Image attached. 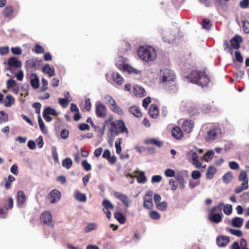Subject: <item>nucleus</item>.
Listing matches in <instances>:
<instances>
[{
    "label": "nucleus",
    "instance_id": "58836bf2",
    "mask_svg": "<svg viewBox=\"0 0 249 249\" xmlns=\"http://www.w3.org/2000/svg\"><path fill=\"white\" fill-rule=\"evenodd\" d=\"M72 165V161L70 158H67L62 161V166L68 169H70Z\"/></svg>",
    "mask_w": 249,
    "mask_h": 249
},
{
    "label": "nucleus",
    "instance_id": "72a5a7b5",
    "mask_svg": "<svg viewBox=\"0 0 249 249\" xmlns=\"http://www.w3.org/2000/svg\"><path fill=\"white\" fill-rule=\"evenodd\" d=\"M15 102V99L12 96L8 95L6 96L4 101V106L6 107H10Z\"/></svg>",
    "mask_w": 249,
    "mask_h": 249
},
{
    "label": "nucleus",
    "instance_id": "864d4df0",
    "mask_svg": "<svg viewBox=\"0 0 249 249\" xmlns=\"http://www.w3.org/2000/svg\"><path fill=\"white\" fill-rule=\"evenodd\" d=\"M150 217L154 220H158L160 218V214L156 211H152L149 213Z\"/></svg>",
    "mask_w": 249,
    "mask_h": 249
},
{
    "label": "nucleus",
    "instance_id": "473e14b6",
    "mask_svg": "<svg viewBox=\"0 0 249 249\" xmlns=\"http://www.w3.org/2000/svg\"><path fill=\"white\" fill-rule=\"evenodd\" d=\"M145 143L146 144L155 145L158 147H160L163 145V143L162 142L157 141L155 139H149L145 140Z\"/></svg>",
    "mask_w": 249,
    "mask_h": 249
},
{
    "label": "nucleus",
    "instance_id": "4d7b16f0",
    "mask_svg": "<svg viewBox=\"0 0 249 249\" xmlns=\"http://www.w3.org/2000/svg\"><path fill=\"white\" fill-rule=\"evenodd\" d=\"M121 50L122 52H126L130 49V46L129 44L127 42L124 41L121 43Z\"/></svg>",
    "mask_w": 249,
    "mask_h": 249
},
{
    "label": "nucleus",
    "instance_id": "423d86ee",
    "mask_svg": "<svg viewBox=\"0 0 249 249\" xmlns=\"http://www.w3.org/2000/svg\"><path fill=\"white\" fill-rule=\"evenodd\" d=\"M106 99L107 100V104L112 111L120 115L123 114L122 109L117 106L115 100L111 96H107Z\"/></svg>",
    "mask_w": 249,
    "mask_h": 249
},
{
    "label": "nucleus",
    "instance_id": "f257e3e1",
    "mask_svg": "<svg viewBox=\"0 0 249 249\" xmlns=\"http://www.w3.org/2000/svg\"><path fill=\"white\" fill-rule=\"evenodd\" d=\"M112 119V117L110 116L105 121V124H108V137L113 139L115 136L122 133H124L127 136L129 130L124 122L122 120H116L113 121Z\"/></svg>",
    "mask_w": 249,
    "mask_h": 249
},
{
    "label": "nucleus",
    "instance_id": "f3484780",
    "mask_svg": "<svg viewBox=\"0 0 249 249\" xmlns=\"http://www.w3.org/2000/svg\"><path fill=\"white\" fill-rule=\"evenodd\" d=\"M149 116L152 118H157L159 115V111L158 106L154 104L150 105L149 111Z\"/></svg>",
    "mask_w": 249,
    "mask_h": 249
},
{
    "label": "nucleus",
    "instance_id": "338daca9",
    "mask_svg": "<svg viewBox=\"0 0 249 249\" xmlns=\"http://www.w3.org/2000/svg\"><path fill=\"white\" fill-rule=\"evenodd\" d=\"M239 6L241 8L245 9L249 6V0H243L239 3Z\"/></svg>",
    "mask_w": 249,
    "mask_h": 249
},
{
    "label": "nucleus",
    "instance_id": "7ed1b4c3",
    "mask_svg": "<svg viewBox=\"0 0 249 249\" xmlns=\"http://www.w3.org/2000/svg\"><path fill=\"white\" fill-rule=\"evenodd\" d=\"M140 58L146 62L152 61L156 57V53L154 48L150 46H141L138 51Z\"/></svg>",
    "mask_w": 249,
    "mask_h": 249
},
{
    "label": "nucleus",
    "instance_id": "f03ea898",
    "mask_svg": "<svg viewBox=\"0 0 249 249\" xmlns=\"http://www.w3.org/2000/svg\"><path fill=\"white\" fill-rule=\"evenodd\" d=\"M189 81L202 87L207 86L210 79L206 73L203 71H192L191 73L185 77Z\"/></svg>",
    "mask_w": 249,
    "mask_h": 249
},
{
    "label": "nucleus",
    "instance_id": "dca6fc26",
    "mask_svg": "<svg viewBox=\"0 0 249 249\" xmlns=\"http://www.w3.org/2000/svg\"><path fill=\"white\" fill-rule=\"evenodd\" d=\"M229 237L225 235L219 236L216 239L217 245L220 247H223L226 246L229 243Z\"/></svg>",
    "mask_w": 249,
    "mask_h": 249
},
{
    "label": "nucleus",
    "instance_id": "bb28decb",
    "mask_svg": "<svg viewBox=\"0 0 249 249\" xmlns=\"http://www.w3.org/2000/svg\"><path fill=\"white\" fill-rule=\"evenodd\" d=\"M17 198L18 204L22 205L25 202L26 197L23 191H18L17 193Z\"/></svg>",
    "mask_w": 249,
    "mask_h": 249
},
{
    "label": "nucleus",
    "instance_id": "ea45409f",
    "mask_svg": "<svg viewBox=\"0 0 249 249\" xmlns=\"http://www.w3.org/2000/svg\"><path fill=\"white\" fill-rule=\"evenodd\" d=\"M137 180L139 183H144L147 179L143 172H140L138 176H136Z\"/></svg>",
    "mask_w": 249,
    "mask_h": 249
},
{
    "label": "nucleus",
    "instance_id": "8fccbe9b",
    "mask_svg": "<svg viewBox=\"0 0 249 249\" xmlns=\"http://www.w3.org/2000/svg\"><path fill=\"white\" fill-rule=\"evenodd\" d=\"M8 121V116L3 111H0V124H2Z\"/></svg>",
    "mask_w": 249,
    "mask_h": 249
},
{
    "label": "nucleus",
    "instance_id": "a19ab883",
    "mask_svg": "<svg viewBox=\"0 0 249 249\" xmlns=\"http://www.w3.org/2000/svg\"><path fill=\"white\" fill-rule=\"evenodd\" d=\"M233 178V175L231 172H228L223 176V180L225 183H229Z\"/></svg>",
    "mask_w": 249,
    "mask_h": 249
},
{
    "label": "nucleus",
    "instance_id": "052dcab7",
    "mask_svg": "<svg viewBox=\"0 0 249 249\" xmlns=\"http://www.w3.org/2000/svg\"><path fill=\"white\" fill-rule=\"evenodd\" d=\"M81 164L83 168H84L85 170L86 171H89L91 170V166L89 163H88L87 160H83Z\"/></svg>",
    "mask_w": 249,
    "mask_h": 249
},
{
    "label": "nucleus",
    "instance_id": "c9c22d12",
    "mask_svg": "<svg viewBox=\"0 0 249 249\" xmlns=\"http://www.w3.org/2000/svg\"><path fill=\"white\" fill-rule=\"evenodd\" d=\"M249 187V184H247V182H243L241 185L236 187L235 189L234 192L236 194H239L242 192L244 190H246Z\"/></svg>",
    "mask_w": 249,
    "mask_h": 249
},
{
    "label": "nucleus",
    "instance_id": "c85d7f7f",
    "mask_svg": "<svg viewBox=\"0 0 249 249\" xmlns=\"http://www.w3.org/2000/svg\"><path fill=\"white\" fill-rule=\"evenodd\" d=\"M216 172V168L213 166H209L206 172V178L211 179L213 178L214 175Z\"/></svg>",
    "mask_w": 249,
    "mask_h": 249
},
{
    "label": "nucleus",
    "instance_id": "13d9d810",
    "mask_svg": "<svg viewBox=\"0 0 249 249\" xmlns=\"http://www.w3.org/2000/svg\"><path fill=\"white\" fill-rule=\"evenodd\" d=\"M157 208L160 211H165L167 209V203L165 201L159 203L157 205Z\"/></svg>",
    "mask_w": 249,
    "mask_h": 249
},
{
    "label": "nucleus",
    "instance_id": "bf43d9fd",
    "mask_svg": "<svg viewBox=\"0 0 249 249\" xmlns=\"http://www.w3.org/2000/svg\"><path fill=\"white\" fill-rule=\"evenodd\" d=\"M58 102L63 107H66L68 106L69 101L66 98H59Z\"/></svg>",
    "mask_w": 249,
    "mask_h": 249
},
{
    "label": "nucleus",
    "instance_id": "b1692460",
    "mask_svg": "<svg viewBox=\"0 0 249 249\" xmlns=\"http://www.w3.org/2000/svg\"><path fill=\"white\" fill-rule=\"evenodd\" d=\"M30 84L34 89H37L39 87V79L36 73L31 74Z\"/></svg>",
    "mask_w": 249,
    "mask_h": 249
},
{
    "label": "nucleus",
    "instance_id": "cd10ccee",
    "mask_svg": "<svg viewBox=\"0 0 249 249\" xmlns=\"http://www.w3.org/2000/svg\"><path fill=\"white\" fill-rule=\"evenodd\" d=\"M243 223V219L239 217H235L232 219L231 225L234 227H241Z\"/></svg>",
    "mask_w": 249,
    "mask_h": 249
},
{
    "label": "nucleus",
    "instance_id": "09e8293b",
    "mask_svg": "<svg viewBox=\"0 0 249 249\" xmlns=\"http://www.w3.org/2000/svg\"><path fill=\"white\" fill-rule=\"evenodd\" d=\"M118 68L124 71H128L129 72H131L132 69V68L127 64H120L118 66Z\"/></svg>",
    "mask_w": 249,
    "mask_h": 249
},
{
    "label": "nucleus",
    "instance_id": "37998d69",
    "mask_svg": "<svg viewBox=\"0 0 249 249\" xmlns=\"http://www.w3.org/2000/svg\"><path fill=\"white\" fill-rule=\"evenodd\" d=\"M175 178L176 179L177 181L178 182V183L179 184L180 186V188L181 189H183L185 187V181L182 175H177L175 177Z\"/></svg>",
    "mask_w": 249,
    "mask_h": 249
},
{
    "label": "nucleus",
    "instance_id": "f8f14e48",
    "mask_svg": "<svg viewBox=\"0 0 249 249\" xmlns=\"http://www.w3.org/2000/svg\"><path fill=\"white\" fill-rule=\"evenodd\" d=\"M187 155L188 157L192 160V163L196 166V167L197 168H200L201 163L198 160V157L196 152H194L193 150H190L188 153Z\"/></svg>",
    "mask_w": 249,
    "mask_h": 249
},
{
    "label": "nucleus",
    "instance_id": "e433bc0d",
    "mask_svg": "<svg viewBox=\"0 0 249 249\" xmlns=\"http://www.w3.org/2000/svg\"><path fill=\"white\" fill-rule=\"evenodd\" d=\"M13 8L11 6H6L3 10V15L5 17H9L13 14Z\"/></svg>",
    "mask_w": 249,
    "mask_h": 249
},
{
    "label": "nucleus",
    "instance_id": "4c0bfd02",
    "mask_svg": "<svg viewBox=\"0 0 249 249\" xmlns=\"http://www.w3.org/2000/svg\"><path fill=\"white\" fill-rule=\"evenodd\" d=\"M238 179L240 181H243V182H247L248 184L249 179L247 177V174L244 170L241 172L238 176Z\"/></svg>",
    "mask_w": 249,
    "mask_h": 249
},
{
    "label": "nucleus",
    "instance_id": "3c124183",
    "mask_svg": "<svg viewBox=\"0 0 249 249\" xmlns=\"http://www.w3.org/2000/svg\"><path fill=\"white\" fill-rule=\"evenodd\" d=\"M164 175L167 177H176L175 171L170 168L166 169L164 171Z\"/></svg>",
    "mask_w": 249,
    "mask_h": 249
},
{
    "label": "nucleus",
    "instance_id": "2f4dec72",
    "mask_svg": "<svg viewBox=\"0 0 249 249\" xmlns=\"http://www.w3.org/2000/svg\"><path fill=\"white\" fill-rule=\"evenodd\" d=\"M75 199L80 202H85L87 200V197L85 194L81 193V192L77 191L75 193Z\"/></svg>",
    "mask_w": 249,
    "mask_h": 249
},
{
    "label": "nucleus",
    "instance_id": "4468645a",
    "mask_svg": "<svg viewBox=\"0 0 249 249\" xmlns=\"http://www.w3.org/2000/svg\"><path fill=\"white\" fill-rule=\"evenodd\" d=\"M242 42V37L236 35L230 40L231 47L234 49H238L240 47V43Z\"/></svg>",
    "mask_w": 249,
    "mask_h": 249
},
{
    "label": "nucleus",
    "instance_id": "6ab92c4d",
    "mask_svg": "<svg viewBox=\"0 0 249 249\" xmlns=\"http://www.w3.org/2000/svg\"><path fill=\"white\" fill-rule=\"evenodd\" d=\"M172 136L177 140H180L183 136L181 129L178 126L173 127L172 130Z\"/></svg>",
    "mask_w": 249,
    "mask_h": 249
},
{
    "label": "nucleus",
    "instance_id": "f704fd0d",
    "mask_svg": "<svg viewBox=\"0 0 249 249\" xmlns=\"http://www.w3.org/2000/svg\"><path fill=\"white\" fill-rule=\"evenodd\" d=\"M43 113L49 115H52L54 116H56L58 115V113L53 108L51 107H48L45 108L43 112Z\"/></svg>",
    "mask_w": 249,
    "mask_h": 249
},
{
    "label": "nucleus",
    "instance_id": "4be33fe9",
    "mask_svg": "<svg viewBox=\"0 0 249 249\" xmlns=\"http://www.w3.org/2000/svg\"><path fill=\"white\" fill-rule=\"evenodd\" d=\"M129 111L137 118H140L142 115L140 108L136 106L130 107L129 108Z\"/></svg>",
    "mask_w": 249,
    "mask_h": 249
},
{
    "label": "nucleus",
    "instance_id": "ddd939ff",
    "mask_svg": "<svg viewBox=\"0 0 249 249\" xmlns=\"http://www.w3.org/2000/svg\"><path fill=\"white\" fill-rule=\"evenodd\" d=\"M152 193H148L146 194L143 198V206L148 209H151L153 207Z\"/></svg>",
    "mask_w": 249,
    "mask_h": 249
},
{
    "label": "nucleus",
    "instance_id": "5701e85b",
    "mask_svg": "<svg viewBox=\"0 0 249 249\" xmlns=\"http://www.w3.org/2000/svg\"><path fill=\"white\" fill-rule=\"evenodd\" d=\"M112 77L115 84L118 85H122L124 82V78L117 72H113L112 73Z\"/></svg>",
    "mask_w": 249,
    "mask_h": 249
},
{
    "label": "nucleus",
    "instance_id": "774afa93",
    "mask_svg": "<svg viewBox=\"0 0 249 249\" xmlns=\"http://www.w3.org/2000/svg\"><path fill=\"white\" fill-rule=\"evenodd\" d=\"M243 29L246 33H249V21H243Z\"/></svg>",
    "mask_w": 249,
    "mask_h": 249
},
{
    "label": "nucleus",
    "instance_id": "a18cd8bd",
    "mask_svg": "<svg viewBox=\"0 0 249 249\" xmlns=\"http://www.w3.org/2000/svg\"><path fill=\"white\" fill-rule=\"evenodd\" d=\"M6 85L7 89H11L12 88L17 87V83L15 80L10 79L7 80L6 82Z\"/></svg>",
    "mask_w": 249,
    "mask_h": 249
},
{
    "label": "nucleus",
    "instance_id": "a878e982",
    "mask_svg": "<svg viewBox=\"0 0 249 249\" xmlns=\"http://www.w3.org/2000/svg\"><path fill=\"white\" fill-rule=\"evenodd\" d=\"M42 71L43 73L48 74L51 77L55 74L54 68L51 67L49 64H45L42 68Z\"/></svg>",
    "mask_w": 249,
    "mask_h": 249
},
{
    "label": "nucleus",
    "instance_id": "0eeeda50",
    "mask_svg": "<svg viewBox=\"0 0 249 249\" xmlns=\"http://www.w3.org/2000/svg\"><path fill=\"white\" fill-rule=\"evenodd\" d=\"M39 65V62L37 58H32L26 61L25 68L27 71H34L37 70Z\"/></svg>",
    "mask_w": 249,
    "mask_h": 249
},
{
    "label": "nucleus",
    "instance_id": "e2e57ef3",
    "mask_svg": "<svg viewBox=\"0 0 249 249\" xmlns=\"http://www.w3.org/2000/svg\"><path fill=\"white\" fill-rule=\"evenodd\" d=\"M169 184L171 187V189L172 191H175L178 188V184L176 183L173 179H170L169 181Z\"/></svg>",
    "mask_w": 249,
    "mask_h": 249
},
{
    "label": "nucleus",
    "instance_id": "aec40b11",
    "mask_svg": "<svg viewBox=\"0 0 249 249\" xmlns=\"http://www.w3.org/2000/svg\"><path fill=\"white\" fill-rule=\"evenodd\" d=\"M96 115L99 117H104L106 115V108L102 104H98L96 107Z\"/></svg>",
    "mask_w": 249,
    "mask_h": 249
},
{
    "label": "nucleus",
    "instance_id": "39448f33",
    "mask_svg": "<svg viewBox=\"0 0 249 249\" xmlns=\"http://www.w3.org/2000/svg\"><path fill=\"white\" fill-rule=\"evenodd\" d=\"M40 219L41 222L45 225L50 226L52 227L54 226L52 215L49 211H45L42 213L40 215Z\"/></svg>",
    "mask_w": 249,
    "mask_h": 249
},
{
    "label": "nucleus",
    "instance_id": "7c9ffc66",
    "mask_svg": "<svg viewBox=\"0 0 249 249\" xmlns=\"http://www.w3.org/2000/svg\"><path fill=\"white\" fill-rule=\"evenodd\" d=\"M5 181V187L7 190L11 188V183L15 180V178L11 175H9L7 178H4Z\"/></svg>",
    "mask_w": 249,
    "mask_h": 249
},
{
    "label": "nucleus",
    "instance_id": "5fc2aeb1",
    "mask_svg": "<svg viewBox=\"0 0 249 249\" xmlns=\"http://www.w3.org/2000/svg\"><path fill=\"white\" fill-rule=\"evenodd\" d=\"M224 213L227 215H230L232 212V206L231 205L227 204L223 207Z\"/></svg>",
    "mask_w": 249,
    "mask_h": 249
},
{
    "label": "nucleus",
    "instance_id": "de8ad7c7",
    "mask_svg": "<svg viewBox=\"0 0 249 249\" xmlns=\"http://www.w3.org/2000/svg\"><path fill=\"white\" fill-rule=\"evenodd\" d=\"M122 143V140L121 139H118V140H117L115 142V147H116V151L117 154H120L122 151V147L121 146V144Z\"/></svg>",
    "mask_w": 249,
    "mask_h": 249
},
{
    "label": "nucleus",
    "instance_id": "6e6d98bb",
    "mask_svg": "<svg viewBox=\"0 0 249 249\" xmlns=\"http://www.w3.org/2000/svg\"><path fill=\"white\" fill-rule=\"evenodd\" d=\"M52 157L55 162H58V156L57 153L56 148L55 147H53L52 150Z\"/></svg>",
    "mask_w": 249,
    "mask_h": 249
},
{
    "label": "nucleus",
    "instance_id": "49530a36",
    "mask_svg": "<svg viewBox=\"0 0 249 249\" xmlns=\"http://www.w3.org/2000/svg\"><path fill=\"white\" fill-rule=\"evenodd\" d=\"M214 152L211 150L207 152L204 155V159L206 161H209L213 158Z\"/></svg>",
    "mask_w": 249,
    "mask_h": 249
},
{
    "label": "nucleus",
    "instance_id": "0e129e2a",
    "mask_svg": "<svg viewBox=\"0 0 249 249\" xmlns=\"http://www.w3.org/2000/svg\"><path fill=\"white\" fill-rule=\"evenodd\" d=\"M96 225L94 223H90L88 224L85 229L86 232H89L95 229Z\"/></svg>",
    "mask_w": 249,
    "mask_h": 249
},
{
    "label": "nucleus",
    "instance_id": "6e6552de",
    "mask_svg": "<svg viewBox=\"0 0 249 249\" xmlns=\"http://www.w3.org/2000/svg\"><path fill=\"white\" fill-rule=\"evenodd\" d=\"M102 205L104 207L103 211L106 214L107 217L110 219L111 216V213L110 210L114 209L113 205L107 199H104L102 201Z\"/></svg>",
    "mask_w": 249,
    "mask_h": 249
},
{
    "label": "nucleus",
    "instance_id": "20e7f679",
    "mask_svg": "<svg viewBox=\"0 0 249 249\" xmlns=\"http://www.w3.org/2000/svg\"><path fill=\"white\" fill-rule=\"evenodd\" d=\"M160 74L161 76V81L162 83L167 81H174L176 78L174 72L168 69H164L160 70Z\"/></svg>",
    "mask_w": 249,
    "mask_h": 249
},
{
    "label": "nucleus",
    "instance_id": "a211bd4d",
    "mask_svg": "<svg viewBox=\"0 0 249 249\" xmlns=\"http://www.w3.org/2000/svg\"><path fill=\"white\" fill-rule=\"evenodd\" d=\"M134 94L139 97H143L146 94V91L141 86L136 85L133 88Z\"/></svg>",
    "mask_w": 249,
    "mask_h": 249
},
{
    "label": "nucleus",
    "instance_id": "c03bdc74",
    "mask_svg": "<svg viewBox=\"0 0 249 249\" xmlns=\"http://www.w3.org/2000/svg\"><path fill=\"white\" fill-rule=\"evenodd\" d=\"M202 26L203 28L206 30H209L212 26V24L209 19L206 18L203 20Z\"/></svg>",
    "mask_w": 249,
    "mask_h": 249
},
{
    "label": "nucleus",
    "instance_id": "680f3d73",
    "mask_svg": "<svg viewBox=\"0 0 249 249\" xmlns=\"http://www.w3.org/2000/svg\"><path fill=\"white\" fill-rule=\"evenodd\" d=\"M11 52L15 55H20L22 53V50L19 47L11 48Z\"/></svg>",
    "mask_w": 249,
    "mask_h": 249
},
{
    "label": "nucleus",
    "instance_id": "2eb2a0df",
    "mask_svg": "<svg viewBox=\"0 0 249 249\" xmlns=\"http://www.w3.org/2000/svg\"><path fill=\"white\" fill-rule=\"evenodd\" d=\"M194 123L191 120H186L183 122L182 124V129L187 133H189L192 131L194 127Z\"/></svg>",
    "mask_w": 249,
    "mask_h": 249
},
{
    "label": "nucleus",
    "instance_id": "c756f323",
    "mask_svg": "<svg viewBox=\"0 0 249 249\" xmlns=\"http://www.w3.org/2000/svg\"><path fill=\"white\" fill-rule=\"evenodd\" d=\"M115 218L121 224H123L125 223L126 217L122 213L120 212H115L114 213Z\"/></svg>",
    "mask_w": 249,
    "mask_h": 249
},
{
    "label": "nucleus",
    "instance_id": "79ce46f5",
    "mask_svg": "<svg viewBox=\"0 0 249 249\" xmlns=\"http://www.w3.org/2000/svg\"><path fill=\"white\" fill-rule=\"evenodd\" d=\"M227 231L230 232L231 234L237 237H241L242 236V232L239 230H235L231 228H227Z\"/></svg>",
    "mask_w": 249,
    "mask_h": 249
},
{
    "label": "nucleus",
    "instance_id": "9d476101",
    "mask_svg": "<svg viewBox=\"0 0 249 249\" xmlns=\"http://www.w3.org/2000/svg\"><path fill=\"white\" fill-rule=\"evenodd\" d=\"M61 193L56 189L52 190L49 194L48 197L51 203H55L58 202L61 198Z\"/></svg>",
    "mask_w": 249,
    "mask_h": 249
},
{
    "label": "nucleus",
    "instance_id": "69168bd1",
    "mask_svg": "<svg viewBox=\"0 0 249 249\" xmlns=\"http://www.w3.org/2000/svg\"><path fill=\"white\" fill-rule=\"evenodd\" d=\"M191 176L194 179H197L201 177V173L199 171L195 170L192 172Z\"/></svg>",
    "mask_w": 249,
    "mask_h": 249
},
{
    "label": "nucleus",
    "instance_id": "393cba45",
    "mask_svg": "<svg viewBox=\"0 0 249 249\" xmlns=\"http://www.w3.org/2000/svg\"><path fill=\"white\" fill-rule=\"evenodd\" d=\"M208 218L211 221L216 223H218L222 220L221 215L219 213H209Z\"/></svg>",
    "mask_w": 249,
    "mask_h": 249
},
{
    "label": "nucleus",
    "instance_id": "9b49d317",
    "mask_svg": "<svg viewBox=\"0 0 249 249\" xmlns=\"http://www.w3.org/2000/svg\"><path fill=\"white\" fill-rule=\"evenodd\" d=\"M221 133V129L217 126H213L207 132V140L210 141L215 139Z\"/></svg>",
    "mask_w": 249,
    "mask_h": 249
},
{
    "label": "nucleus",
    "instance_id": "603ef678",
    "mask_svg": "<svg viewBox=\"0 0 249 249\" xmlns=\"http://www.w3.org/2000/svg\"><path fill=\"white\" fill-rule=\"evenodd\" d=\"M33 51H35L37 53H42L45 52L44 48L38 44L35 45L34 49H33Z\"/></svg>",
    "mask_w": 249,
    "mask_h": 249
},
{
    "label": "nucleus",
    "instance_id": "412c9836",
    "mask_svg": "<svg viewBox=\"0 0 249 249\" xmlns=\"http://www.w3.org/2000/svg\"><path fill=\"white\" fill-rule=\"evenodd\" d=\"M8 65L11 67L16 68L21 67V63L15 57H10L8 61Z\"/></svg>",
    "mask_w": 249,
    "mask_h": 249
},
{
    "label": "nucleus",
    "instance_id": "1a4fd4ad",
    "mask_svg": "<svg viewBox=\"0 0 249 249\" xmlns=\"http://www.w3.org/2000/svg\"><path fill=\"white\" fill-rule=\"evenodd\" d=\"M113 195L116 198L122 201L126 207L129 206L131 200L127 196L118 192H115Z\"/></svg>",
    "mask_w": 249,
    "mask_h": 249
}]
</instances>
